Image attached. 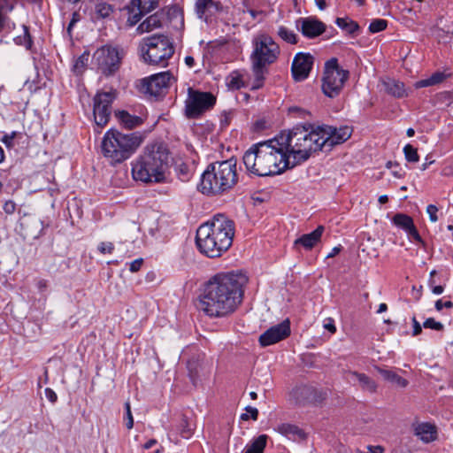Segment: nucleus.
Returning <instances> with one entry per match:
<instances>
[{
  "instance_id": "7ed1b4c3",
  "label": "nucleus",
  "mask_w": 453,
  "mask_h": 453,
  "mask_svg": "<svg viewBox=\"0 0 453 453\" xmlns=\"http://www.w3.org/2000/svg\"><path fill=\"white\" fill-rule=\"evenodd\" d=\"M278 141L286 151L291 167L308 160L323 150L319 126L311 123L296 125L288 133L278 135Z\"/></svg>"
},
{
  "instance_id": "2eb2a0df",
  "label": "nucleus",
  "mask_w": 453,
  "mask_h": 453,
  "mask_svg": "<svg viewBox=\"0 0 453 453\" xmlns=\"http://www.w3.org/2000/svg\"><path fill=\"white\" fill-rule=\"evenodd\" d=\"M171 74L169 72H162L142 81L141 90L145 94L158 96L163 90L169 86Z\"/></svg>"
},
{
  "instance_id": "5fc2aeb1",
  "label": "nucleus",
  "mask_w": 453,
  "mask_h": 453,
  "mask_svg": "<svg viewBox=\"0 0 453 453\" xmlns=\"http://www.w3.org/2000/svg\"><path fill=\"white\" fill-rule=\"evenodd\" d=\"M324 327L332 334L336 332V327H335L334 322L332 319H326V322L324 324Z\"/></svg>"
},
{
  "instance_id": "052dcab7",
  "label": "nucleus",
  "mask_w": 453,
  "mask_h": 453,
  "mask_svg": "<svg viewBox=\"0 0 453 453\" xmlns=\"http://www.w3.org/2000/svg\"><path fill=\"white\" fill-rule=\"evenodd\" d=\"M431 290L434 295H441L443 293L444 288L441 285H436L431 288Z\"/></svg>"
},
{
  "instance_id": "20e7f679",
  "label": "nucleus",
  "mask_w": 453,
  "mask_h": 453,
  "mask_svg": "<svg viewBox=\"0 0 453 453\" xmlns=\"http://www.w3.org/2000/svg\"><path fill=\"white\" fill-rule=\"evenodd\" d=\"M234 235V221L223 214H217L198 227L196 243L201 253L209 257H219L231 247Z\"/></svg>"
},
{
  "instance_id": "774afa93",
  "label": "nucleus",
  "mask_w": 453,
  "mask_h": 453,
  "mask_svg": "<svg viewBox=\"0 0 453 453\" xmlns=\"http://www.w3.org/2000/svg\"><path fill=\"white\" fill-rule=\"evenodd\" d=\"M388 201V196L383 195L379 197V203L383 204L386 203Z\"/></svg>"
},
{
  "instance_id": "c756f323",
  "label": "nucleus",
  "mask_w": 453,
  "mask_h": 453,
  "mask_svg": "<svg viewBox=\"0 0 453 453\" xmlns=\"http://www.w3.org/2000/svg\"><path fill=\"white\" fill-rule=\"evenodd\" d=\"M376 369L385 380L395 384L400 388H405L407 386L408 381L404 378L395 373L394 371L383 369L380 367H376Z\"/></svg>"
},
{
  "instance_id": "3c124183",
  "label": "nucleus",
  "mask_w": 453,
  "mask_h": 453,
  "mask_svg": "<svg viewBox=\"0 0 453 453\" xmlns=\"http://www.w3.org/2000/svg\"><path fill=\"white\" fill-rule=\"evenodd\" d=\"M142 263V258L134 260L133 262L130 263L129 270L132 273L138 272L141 269Z\"/></svg>"
},
{
  "instance_id": "4d7b16f0",
  "label": "nucleus",
  "mask_w": 453,
  "mask_h": 453,
  "mask_svg": "<svg viewBox=\"0 0 453 453\" xmlns=\"http://www.w3.org/2000/svg\"><path fill=\"white\" fill-rule=\"evenodd\" d=\"M1 142L3 143H4V145L7 147V148H12L14 146V143H13V140L9 137L8 135L4 134L2 138H1Z\"/></svg>"
},
{
  "instance_id": "b1692460",
  "label": "nucleus",
  "mask_w": 453,
  "mask_h": 453,
  "mask_svg": "<svg viewBox=\"0 0 453 453\" xmlns=\"http://www.w3.org/2000/svg\"><path fill=\"white\" fill-rule=\"evenodd\" d=\"M164 12L163 11L157 12L149 16L143 20L137 27L140 34L149 33L154 29L160 28L163 25Z\"/></svg>"
},
{
  "instance_id": "f3484780",
  "label": "nucleus",
  "mask_w": 453,
  "mask_h": 453,
  "mask_svg": "<svg viewBox=\"0 0 453 453\" xmlns=\"http://www.w3.org/2000/svg\"><path fill=\"white\" fill-rule=\"evenodd\" d=\"M313 57L310 53H297L292 62L291 72L295 81L305 80L311 71Z\"/></svg>"
},
{
  "instance_id": "4468645a",
  "label": "nucleus",
  "mask_w": 453,
  "mask_h": 453,
  "mask_svg": "<svg viewBox=\"0 0 453 453\" xmlns=\"http://www.w3.org/2000/svg\"><path fill=\"white\" fill-rule=\"evenodd\" d=\"M323 149L330 150L334 145L346 142L352 134V129L348 127L339 128L331 126H319Z\"/></svg>"
},
{
  "instance_id": "f8f14e48",
  "label": "nucleus",
  "mask_w": 453,
  "mask_h": 453,
  "mask_svg": "<svg viewBox=\"0 0 453 453\" xmlns=\"http://www.w3.org/2000/svg\"><path fill=\"white\" fill-rule=\"evenodd\" d=\"M123 55L124 52L121 49L105 45L96 50L94 58L98 69L108 76L119 70Z\"/></svg>"
},
{
  "instance_id": "de8ad7c7",
  "label": "nucleus",
  "mask_w": 453,
  "mask_h": 453,
  "mask_svg": "<svg viewBox=\"0 0 453 453\" xmlns=\"http://www.w3.org/2000/svg\"><path fill=\"white\" fill-rule=\"evenodd\" d=\"M179 177L181 180H188L190 177V173L188 166L181 165L179 166Z\"/></svg>"
},
{
  "instance_id": "bb28decb",
  "label": "nucleus",
  "mask_w": 453,
  "mask_h": 453,
  "mask_svg": "<svg viewBox=\"0 0 453 453\" xmlns=\"http://www.w3.org/2000/svg\"><path fill=\"white\" fill-rule=\"evenodd\" d=\"M22 225L26 227L27 234L33 239H37L42 234L43 222L36 217H29Z\"/></svg>"
},
{
  "instance_id": "c03bdc74",
  "label": "nucleus",
  "mask_w": 453,
  "mask_h": 453,
  "mask_svg": "<svg viewBox=\"0 0 453 453\" xmlns=\"http://www.w3.org/2000/svg\"><path fill=\"white\" fill-rule=\"evenodd\" d=\"M250 416L253 420H257L258 417V411L255 407L248 406L246 407V413L242 414L241 418L242 420H248Z\"/></svg>"
},
{
  "instance_id": "393cba45",
  "label": "nucleus",
  "mask_w": 453,
  "mask_h": 453,
  "mask_svg": "<svg viewBox=\"0 0 453 453\" xmlns=\"http://www.w3.org/2000/svg\"><path fill=\"white\" fill-rule=\"evenodd\" d=\"M414 434L423 442L428 443L436 439V427L430 423L418 424L414 428Z\"/></svg>"
},
{
  "instance_id": "5701e85b",
  "label": "nucleus",
  "mask_w": 453,
  "mask_h": 453,
  "mask_svg": "<svg viewBox=\"0 0 453 453\" xmlns=\"http://www.w3.org/2000/svg\"><path fill=\"white\" fill-rule=\"evenodd\" d=\"M324 230L325 228L323 226H319L311 233L304 234L296 239L294 242V245L302 246L305 250H311L320 242Z\"/></svg>"
},
{
  "instance_id": "37998d69",
  "label": "nucleus",
  "mask_w": 453,
  "mask_h": 453,
  "mask_svg": "<svg viewBox=\"0 0 453 453\" xmlns=\"http://www.w3.org/2000/svg\"><path fill=\"white\" fill-rule=\"evenodd\" d=\"M288 112L289 114H292L293 117L301 119H306L308 116L311 115V113L308 111L296 106L290 107L288 109Z\"/></svg>"
},
{
  "instance_id": "412c9836",
  "label": "nucleus",
  "mask_w": 453,
  "mask_h": 453,
  "mask_svg": "<svg viewBox=\"0 0 453 453\" xmlns=\"http://www.w3.org/2000/svg\"><path fill=\"white\" fill-rule=\"evenodd\" d=\"M194 433L193 425L188 421L186 416H181L178 424L173 426L168 432V437L175 443L179 442L178 435L183 439H189Z\"/></svg>"
},
{
  "instance_id": "680f3d73",
  "label": "nucleus",
  "mask_w": 453,
  "mask_h": 453,
  "mask_svg": "<svg viewBox=\"0 0 453 453\" xmlns=\"http://www.w3.org/2000/svg\"><path fill=\"white\" fill-rule=\"evenodd\" d=\"M184 61H185V64L189 67V68H192L194 67L195 65V59L193 57L191 56H187L185 58H184Z\"/></svg>"
},
{
  "instance_id": "8fccbe9b",
  "label": "nucleus",
  "mask_w": 453,
  "mask_h": 453,
  "mask_svg": "<svg viewBox=\"0 0 453 453\" xmlns=\"http://www.w3.org/2000/svg\"><path fill=\"white\" fill-rule=\"evenodd\" d=\"M435 309L440 311L442 310L443 307L445 308H448V309H450L453 307V303L451 301H446V302H442L441 299L437 300L435 302Z\"/></svg>"
},
{
  "instance_id": "6e6552de",
  "label": "nucleus",
  "mask_w": 453,
  "mask_h": 453,
  "mask_svg": "<svg viewBox=\"0 0 453 453\" xmlns=\"http://www.w3.org/2000/svg\"><path fill=\"white\" fill-rule=\"evenodd\" d=\"M141 143L142 137L136 133L109 130L103 138L102 151L112 164L121 163L130 157Z\"/></svg>"
},
{
  "instance_id": "f257e3e1",
  "label": "nucleus",
  "mask_w": 453,
  "mask_h": 453,
  "mask_svg": "<svg viewBox=\"0 0 453 453\" xmlns=\"http://www.w3.org/2000/svg\"><path fill=\"white\" fill-rule=\"evenodd\" d=\"M247 281L239 272L219 273L204 284L198 308L211 318H225L235 311L243 297Z\"/></svg>"
},
{
  "instance_id": "79ce46f5",
  "label": "nucleus",
  "mask_w": 453,
  "mask_h": 453,
  "mask_svg": "<svg viewBox=\"0 0 453 453\" xmlns=\"http://www.w3.org/2000/svg\"><path fill=\"white\" fill-rule=\"evenodd\" d=\"M125 411H126V414L124 417V420L126 422L127 428L129 430V429H132L134 426V418L132 415L131 404H130L129 401L125 403Z\"/></svg>"
},
{
  "instance_id": "473e14b6",
  "label": "nucleus",
  "mask_w": 453,
  "mask_h": 453,
  "mask_svg": "<svg viewBox=\"0 0 453 453\" xmlns=\"http://www.w3.org/2000/svg\"><path fill=\"white\" fill-rule=\"evenodd\" d=\"M449 74L443 72H435L430 77L416 82V88L430 87L442 82Z\"/></svg>"
},
{
  "instance_id": "69168bd1",
  "label": "nucleus",
  "mask_w": 453,
  "mask_h": 453,
  "mask_svg": "<svg viewBox=\"0 0 453 453\" xmlns=\"http://www.w3.org/2000/svg\"><path fill=\"white\" fill-rule=\"evenodd\" d=\"M157 444V441L155 439H150L145 444H144V449H150L152 448L153 446H155Z\"/></svg>"
},
{
  "instance_id": "7c9ffc66",
  "label": "nucleus",
  "mask_w": 453,
  "mask_h": 453,
  "mask_svg": "<svg viewBox=\"0 0 453 453\" xmlns=\"http://www.w3.org/2000/svg\"><path fill=\"white\" fill-rule=\"evenodd\" d=\"M267 435L261 434L245 446L243 453H264L266 447Z\"/></svg>"
},
{
  "instance_id": "1a4fd4ad",
  "label": "nucleus",
  "mask_w": 453,
  "mask_h": 453,
  "mask_svg": "<svg viewBox=\"0 0 453 453\" xmlns=\"http://www.w3.org/2000/svg\"><path fill=\"white\" fill-rule=\"evenodd\" d=\"M141 56L144 63L158 67L168 65L175 48L173 41L165 35H154L142 39L140 44Z\"/></svg>"
},
{
  "instance_id": "6e6d98bb",
  "label": "nucleus",
  "mask_w": 453,
  "mask_h": 453,
  "mask_svg": "<svg viewBox=\"0 0 453 453\" xmlns=\"http://www.w3.org/2000/svg\"><path fill=\"white\" fill-rule=\"evenodd\" d=\"M87 60H88V56L83 55V56L80 57L75 62L74 68L78 69L80 67H83L85 65Z\"/></svg>"
},
{
  "instance_id": "aec40b11",
  "label": "nucleus",
  "mask_w": 453,
  "mask_h": 453,
  "mask_svg": "<svg viewBox=\"0 0 453 453\" xmlns=\"http://www.w3.org/2000/svg\"><path fill=\"white\" fill-rule=\"evenodd\" d=\"M392 223L398 228L404 231L410 240L422 242V238L414 225L413 219L407 214L396 213L392 218Z\"/></svg>"
},
{
  "instance_id": "4be33fe9",
  "label": "nucleus",
  "mask_w": 453,
  "mask_h": 453,
  "mask_svg": "<svg viewBox=\"0 0 453 453\" xmlns=\"http://www.w3.org/2000/svg\"><path fill=\"white\" fill-rule=\"evenodd\" d=\"M222 11V5L219 2L213 0H197L196 3V13L201 19H208Z\"/></svg>"
},
{
  "instance_id": "a19ab883",
  "label": "nucleus",
  "mask_w": 453,
  "mask_h": 453,
  "mask_svg": "<svg viewBox=\"0 0 453 453\" xmlns=\"http://www.w3.org/2000/svg\"><path fill=\"white\" fill-rule=\"evenodd\" d=\"M423 326L435 331H442L444 328L443 324L436 321L434 318L426 319L423 323Z\"/></svg>"
},
{
  "instance_id": "0eeeda50",
  "label": "nucleus",
  "mask_w": 453,
  "mask_h": 453,
  "mask_svg": "<svg viewBox=\"0 0 453 453\" xmlns=\"http://www.w3.org/2000/svg\"><path fill=\"white\" fill-rule=\"evenodd\" d=\"M279 44L268 35L259 34L252 39V52L250 59L254 76L251 89H259L264 86L269 66L279 58Z\"/></svg>"
},
{
  "instance_id": "cd10ccee",
  "label": "nucleus",
  "mask_w": 453,
  "mask_h": 453,
  "mask_svg": "<svg viewBox=\"0 0 453 453\" xmlns=\"http://www.w3.org/2000/svg\"><path fill=\"white\" fill-rule=\"evenodd\" d=\"M277 431L282 435L287 436L289 439H304L306 437L305 433L300 429L297 426L282 423L278 426Z\"/></svg>"
},
{
  "instance_id": "a211bd4d",
  "label": "nucleus",
  "mask_w": 453,
  "mask_h": 453,
  "mask_svg": "<svg viewBox=\"0 0 453 453\" xmlns=\"http://www.w3.org/2000/svg\"><path fill=\"white\" fill-rule=\"evenodd\" d=\"M292 397L298 404L317 403L322 401L323 395L320 391L312 386L300 385L292 390Z\"/></svg>"
},
{
  "instance_id": "ddd939ff",
  "label": "nucleus",
  "mask_w": 453,
  "mask_h": 453,
  "mask_svg": "<svg viewBox=\"0 0 453 453\" xmlns=\"http://www.w3.org/2000/svg\"><path fill=\"white\" fill-rule=\"evenodd\" d=\"M115 98V94L112 91L98 92L94 97V119L96 124L103 127L109 119L111 113V104Z\"/></svg>"
},
{
  "instance_id": "4c0bfd02",
  "label": "nucleus",
  "mask_w": 453,
  "mask_h": 453,
  "mask_svg": "<svg viewBox=\"0 0 453 453\" xmlns=\"http://www.w3.org/2000/svg\"><path fill=\"white\" fill-rule=\"evenodd\" d=\"M403 153H404L405 159L408 162H411V163H417V162H418L419 156L418 154V150L412 145L406 144L403 147Z\"/></svg>"
},
{
  "instance_id": "72a5a7b5",
  "label": "nucleus",
  "mask_w": 453,
  "mask_h": 453,
  "mask_svg": "<svg viewBox=\"0 0 453 453\" xmlns=\"http://www.w3.org/2000/svg\"><path fill=\"white\" fill-rule=\"evenodd\" d=\"M276 35L284 42L289 44H296L297 35L295 32L285 26H279Z\"/></svg>"
},
{
  "instance_id": "bf43d9fd",
  "label": "nucleus",
  "mask_w": 453,
  "mask_h": 453,
  "mask_svg": "<svg viewBox=\"0 0 453 453\" xmlns=\"http://www.w3.org/2000/svg\"><path fill=\"white\" fill-rule=\"evenodd\" d=\"M442 173L446 176H453V163L447 165L443 168Z\"/></svg>"
},
{
  "instance_id": "338daca9",
  "label": "nucleus",
  "mask_w": 453,
  "mask_h": 453,
  "mask_svg": "<svg viewBox=\"0 0 453 453\" xmlns=\"http://www.w3.org/2000/svg\"><path fill=\"white\" fill-rule=\"evenodd\" d=\"M388 310V305L384 303L379 305V309L377 311L378 313H382Z\"/></svg>"
},
{
  "instance_id": "c85d7f7f",
  "label": "nucleus",
  "mask_w": 453,
  "mask_h": 453,
  "mask_svg": "<svg viewBox=\"0 0 453 453\" xmlns=\"http://www.w3.org/2000/svg\"><path fill=\"white\" fill-rule=\"evenodd\" d=\"M382 86L387 93L395 97H403L406 94L403 83L398 81L388 78L382 81Z\"/></svg>"
},
{
  "instance_id": "423d86ee",
  "label": "nucleus",
  "mask_w": 453,
  "mask_h": 453,
  "mask_svg": "<svg viewBox=\"0 0 453 453\" xmlns=\"http://www.w3.org/2000/svg\"><path fill=\"white\" fill-rule=\"evenodd\" d=\"M237 182L236 160L230 158L210 164L201 175L197 188L206 196H219L231 190Z\"/></svg>"
},
{
  "instance_id": "0e129e2a",
  "label": "nucleus",
  "mask_w": 453,
  "mask_h": 453,
  "mask_svg": "<svg viewBox=\"0 0 453 453\" xmlns=\"http://www.w3.org/2000/svg\"><path fill=\"white\" fill-rule=\"evenodd\" d=\"M315 2L319 10L323 11L326 9V4L325 0H315Z\"/></svg>"
},
{
  "instance_id": "a878e982",
  "label": "nucleus",
  "mask_w": 453,
  "mask_h": 453,
  "mask_svg": "<svg viewBox=\"0 0 453 453\" xmlns=\"http://www.w3.org/2000/svg\"><path fill=\"white\" fill-rule=\"evenodd\" d=\"M350 380L357 382L362 390L369 393H375L377 389L376 382L365 373L358 372H349Z\"/></svg>"
},
{
  "instance_id": "e2e57ef3",
  "label": "nucleus",
  "mask_w": 453,
  "mask_h": 453,
  "mask_svg": "<svg viewBox=\"0 0 453 453\" xmlns=\"http://www.w3.org/2000/svg\"><path fill=\"white\" fill-rule=\"evenodd\" d=\"M342 248L341 246H338V247H334L333 248V250H331V252L326 256L327 258L329 257H334V256H336L340 251H341Z\"/></svg>"
},
{
  "instance_id": "864d4df0",
  "label": "nucleus",
  "mask_w": 453,
  "mask_h": 453,
  "mask_svg": "<svg viewBox=\"0 0 453 453\" xmlns=\"http://www.w3.org/2000/svg\"><path fill=\"white\" fill-rule=\"evenodd\" d=\"M412 323H413V332L412 335L417 336L422 332V327L419 322L416 319L415 317L412 318Z\"/></svg>"
},
{
  "instance_id": "f704fd0d",
  "label": "nucleus",
  "mask_w": 453,
  "mask_h": 453,
  "mask_svg": "<svg viewBox=\"0 0 453 453\" xmlns=\"http://www.w3.org/2000/svg\"><path fill=\"white\" fill-rule=\"evenodd\" d=\"M159 0H132L133 8L141 10L142 12L148 13L158 6Z\"/></svg>"
},
{
  "instance_id": "58836bf2",
  "label": "nucleus",
  "mask_w": 453,
  "mask_h": 453,
  "mask_svg": "<svg viewBox=\"0 0 453 453\" xmlns=\"http://www.w3.org/2000/svg\"><path fill=\"white\" fill-rule=\"evenodd\" d=\"M388 21L382 19H376L372 20L369 25V31L372 34L379 33L387 28Z\"/></svg>"
},
{
  "instance_id": "e433bc0d",
  "label": "nucleus",
  "mask_w": 453,
  "mask_h": 453,
  "mask_svg": "<svg viewBox=\"0 0 453 453\" xmlns=\"http://www.w3.org/2000/svg\"><path fill=\"white\" fill-rule=\"evenodd\" d=\"M227 85L232 89H240L245 87L244 75L239 72H233L227 78Z\"/></svg>"
},
{
  "instance_id": "09e8293b",
  "label": "nucleus",
  "mask_w": 453,
  "mask_h": 453,
  "mask_svg": "<svg viewBox=\"0 0 453 453\" xmlns=\"http://www.w3.org/2000/svg\"><path fill=\"white\" fill-rule=\"evenodd\" d=\"M144 14H146V13L142 12L141 10H138V12L133 13L129 16L128 22L130 23L131 26H134L141 20L142 17Z\"/></svg>"
},
{
  "instance_id": "9b49d317",
  "label": "nucleus",
  "mask_w": 453,
  "mask_h": 453,
  "mask_svg": "<svg viewBox=\"0 0 453 453\" xmlns=\"http://www.w3.org/2000/svg\"><path fill=\"white\" fill-rule=\"evenodd\" d=\"M216 100V96L211 92H203L189 87L185 100L186 117L198 119L203 113L213 108Z\"/></svg>"
},
{
  "instance_id": "dca6fc26",
  "label": "nucleus",
  "mask_w": 453,
  "mask_h": 453,
  "mask_svg": "<svg viewBox=\"0 0 453 453\" xmlns=\"http://www.w3.org/2000/svg\"><path fill=\"white\" fill-rule=\"evenodd\" d=\"M290 332V322L288 319H285L265 331L259 336L258 342L262 347H267L286 339Z\"/></svg>"
},
{
  "instance_id": "603ef678",
  "label": "nucleus",
  "mask_w": 453,
  "mask_h": 453,
  "mask_svg": "<svg viewBox=\"0 0 453 453\" xmlns=\"http://www.w3.org/2000/svg\"><path fill=\"white\" fill-rule=\"evenodd\" d=\"M16 210V204L13 201H7L5 202V203L4 204V211L7 213V214H12Z\"/></svg>"
},
{
  "instance_id": "f03ea898",
  "label": "nucleus",
  "mask_w": 453,
  "mask_h": 453,
  "mask_svg": "<svg viewBox=\"0 0 453 453\" xmlns=\"http://www.w3.org/2000/svg\"><path fill=\"white\" fill-rule=\"evenodd\" d=\"M285 152L277 136L253 145L244 153L243 164L248 172L257 176L280 174L292 168Z\"/></svg>"
},
{
  "instance_id": "49530a36",
  "label": "nucleus",
  "mask_w": 453,
  "mask_h": 453,
  "mask_svg": "<svg viewBox=\"0 0 453 453\" xmlns=\"http://www.w3.org/2000/svg\"><path fill=\"white\" fill-rule=\"evenodd\" d=\"M437 211L438 208L434 204H429L426 207V212L429 215V219L432 222H436L438 220Z\"/></svg>"
},
{
  "instance_id": "2f4dec72",
  "label": "nucleus",
  "mask_w": 453,
  "mask_h": 453,
  "mask_svg": "<svg viewBox=\"0 0 453 453\" xmlns=\"http://www.w3.org/2000/svg\"><path fill=\"white\" fill-rule=\"evenodd\" d=\"M117 117L120 123L128 129L136 127L142 123V118L135 115H131L126 111H119L117 113Z\"/></svg>"
},
{
  "instance_id": "39448f33",
  "label": "nucleus",
  "mask_w": 453,
  "mask_h": 453,
  "mask_svg": "<svg viewBox=\"0 0 453 453\" xmlns=\"http://www.w3.org/2000/svg\"><path fill=\"white\" fill-rule=\"evenodd\" d=\"M131 173L135 181L164 183L169 168V150L162 142L147 144L131 163Z\"/></svg>"
},
{
  "instance_id": "ea45409f",
  "label": "nucleus",
  "mask_w": 453,
  "mask_h": 453,
  "mask_svg": "<svg viewBox=\"0 0 453 453\" xmlns=\"http://www.w3.org/2000/svg\"><path fill=\"white\" fill-rule=\"evenodd\" d=\"M113 9L111 4L106 3H99L96 5V13L98 17L106 18L110 16Z\"/></svg>"
},
{
  "instance_id": "a18cd8bd",
  "label": "nucleus",
  "mask_w": 453,
  "mask_h": 453,
  "mask_svg": "<svg viewBox=\"0 0 453 453\" xmlns=\"http://www.w3.org/2000/svg\"><path fill=\"white\" fill-rule=\"evenodd\" d=\"M98 250L102 254H111L114 250V245L110 242H103L99 243Z\"/></svg>"
},
{
  "instance_id": "13d9d810",
  "label": "nucleus",
  "mask_w": 453,
  "mask_h": 453,
  "mask_svg": "<svg viewBox=\"0 0 453 453\" xmlns=\"http://www.w3.org/2000/svg\"><path fill=\"white\" fill-rule=\"evenodd\" d=\"M45 393H46V396L48 397V399L50 402L54 403V402L57 401V398H58L57 395H56V393L52 389L46 388Z\"/></svg>"
},
{
  "instance_id": "6ab92c4d",
  "label": "nucleus",
  "mask_w": 453,
  "mask_h": 453,
  "mask_svg": "<svg viewBox=\"0 0 453 453\" xmlns=\"http://www.w3.org/2000/svg\"><path fill=\"white\" fill-rule=\"evenodd\" d=\"M296 28L307 38H315L326 31V25L319 19L307 17L299 18L296 21Z\"/></svg>"
},
{
  "instance_id": "9d476101",
  "label": "nucleus",
  "mask_w": 453,
  "mask_h": 453,
  "mask_svg": "<svg viewBox=\"0 0 453 453\" xmlns=\"http://www.w3.org/2000/svg\"><path fill=\"white\" fill-rule=\"evenodd\" d=\"M348 78L349 72L339 66L336 58L328 60L325 65L322 82L324 94L331 98L337 96Z\"/></svg>"
},
{
  "instance_id": "c9c22d12",
  "label": "nucleus",
  "mask_w": 453,
  "mask_h": 453,
  "mask_svg": "<svg viewBox=\"0 0 453 453\" xmlns=\"http://www.w3.org/2000/svg\"><path fill=\"white\" fill-rule=\"evenodd\" d=\"M335 23L339 27L351 35L356 34L359 30L358 24L348 18H337Z\"/></svg>"
}]
</instances>
